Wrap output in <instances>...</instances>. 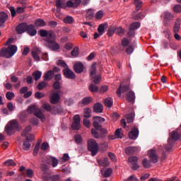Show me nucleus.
Wrapping results in <instances>:
<instances>
[{
    "label": "nucleus",
    "instance_id": "6ab92c4d",
    "mask_svg": "<svg viewBox=\"0 0 181 181\" xmlns=\"http://www.w3.org/2000/svg\"><path fill=\"white\" fill-rule=\"evenodd\" d=\"M127 91H129V86L124 85L121 86L119 87V88L117 90V94L118 97H120L121 94H124V93H127Z\"/></svg>",
    "mask_w": 181,
    "mask_h": 181
},
{
    "label": "nucleus",
    "instance_id": "7c9ffc66",
    "mask_svg": "<svg viewBox=\"0 0 181 181\" xmlns=\"http://www.w3.org/2000/svg\"><path fill=\"white\" fill-rule=\"evenodd\" d=\"M90 78H94V76H95V74H97V66L95 64H93L90 69Z\"/></svg>",
    "mask_w": 181,
    "mask_h": 181
},
{
    "label": "nucleus",
    "instance_id": "f704fd0d",
    "mask_svg": "<svg viewBox=\"0 0 181 181\" xmlns=\"http://www.w3.org/2000/svg\"><path fill=\"white\" fill-rule=\"evenodd\" d=\"M52 39H56V34L54 32L49 30L48 31V35H47L46 42H47V40H52Z\"/></svg>",
    "mask_w": 181,
    "mask_h": 181
},
{
    "label": "nucleus",
    "instance_id": "c9c22d12",
    "mask_svg": "<svg viewBox=\"0 0 181 181\" xmlns=\"http://www.w3.org/2000/svg\"><path fill=\"white\" fill-rule=\"evenodd\" d=\"M33 76L34 77L35 81H37L42 77V71H35L33 73Z\"/></svg>",
    "mask_w": 181,
    "mask_h": 181
},
{
    "label": "nucleus",
    "instance_id": "49530a36",
    "mask_svg": "<svg viewBox=\"0 0 181 181\" xmlns=\"http://www.w3.org/2000/svg\"><path fill=\"white\" fill-rule=\"evenodd\" d=\"M39 149H40V143H37L33 150L34 156H36V155H37Z\"/></svg>",
    "mask_w": 181,
    "mask_h": 181
},
{
    "label": "nucleus",
    "instance_id": "20e7f679",
    "mask_svg": "<svg viewBox=\"0 0 181 181\" xmlns=\"http://www.w3.org/2000/svg\"><path fill=\"white\" fill-rule=\"evenodd\" d=\"M18 127L19 124L16 120H11L6 126V133L9 136L13 135Z\"/></svg>",
    "mask_w": 181,
    "mask_h": 181
},
{
    "label": "nucleus",
    "instance_id": "9b49d317",
    "mask_svg": "<svg viewBox=\"0 0 181 181\" xmlns=\"http://www.w3.org/2000/svg\"><path fill=\"white\" fill-rule=\"evenodd\" d=\"M148 158H150L151 161L153 163H158L159 162V157L158 156V154L156 153V151L154 149H151L148 151Z\"/></svg>",
    "mask_w": 181,
    "mask_h": 181
},
{
    "label": "nucleus",
    "instance_id": "f8f14e48",
    "mask_svg": "<svg viewBox=\"0 0 181 181\" xmlns=\"http://www.w3.org/2000/svg\"><path fill=\"white\" fill-rule=\"evenodd\" d=\"M129 163L132 166L133 170H138L139 169V165H138V157L132 156L129 158Z\"/></svg>",
    "mask_w": 181,
    "mask_h": 181
},
{
    "label": "nucleus",
    "instance_id": "0e129e2a",
    "mask_svg": "<svg viewBox=\"0 0 181 181\" xmlns=\"http://www.w3.org/2000/svg\"><path fill=\"white\" fill-rule=\"evenodd\" d=\"M142 163L144 168H149L151 166V163L146 158L143 160Z\"/></svg>",
    "mask_w": 181,
    "mask_h": 181
},
{
    "label": "nucleus",
    "instance_id": "9d476101",
    "mask_svg": "<svg viewBox=\"0 0 181 181\" xmlns=\"http://www.w3.org/2000/svg\"><path fill=\"white\" fill-rule=\"evenodd\" d=\"M81 128V124H80V115H76L74 116V122L71 125V129L74 131H78Z\"/></svg>",
    "mask_w": 181,
    "mask_h": 181
},
{
    "label": "nucleus",
    "instance_id": "c85d7f7f",
    "mask_svg": "<svg viewBox=\"0 0 181 181\" xmlns=\"http://www.w3.org/2000/svg\"><path fill=\"white\" fill-rule=\"evenodd\" d=\"M104 104L105 107H107V108H111L114 104V100L112 99V98H107L104 101Z\"/></svg>",
    "mask_w": 181,
    "mask_h": 181
},
{
    "label": "nucleus",
    "instance_id": "423d86ee",
    "mask_svg": "<svg viewBox=\"0 0 181 181\" xmlns=\"http://www.w3.org/2000/svg\"><path fill=\"white\" fill-rule=\"evenodd\" d=\"M162 17L164 19V21H163L164 26L165 28H168V26H169V23H170V21H172V19H173V18H175V16H173V14H172L170 12L165 11L163 13Z\"/></svg>",
    "mask_w": 181,
    "mask_h": 181
},
{
    "label": "nucleus",
    "instance_id": "13d9d810",
    "mask_svg": "<svg viewBox=\"0 0 181 181\" xmlns=\"http://www.w3.org/2000/svg\"><path fill=\"white\" fill-rule=\"evenodd\" d=\"M46 86H47V83L45 81H42V82L38 83L37 88H38V90H43V88H45V87H46Z\"/></svg>",
    "mask_w": 181,
    "mask_h": 181
},
{
    "label": "nucleus",
    "instance_id": "bf43d9fd",
    "mask_svg": "<svg viewBox=\"0 0 181 181\" xmlns=\"http://www.w3.org/2000/svg\"><path fill=\"white\" fill-rule=\"evenodd\" d=\"M13 97H15V93H13V92H7L6 94L7 100H12Z\"/></svg>",
    "mask_w": 181,
    "mask_h": 181
},
{
    "label": "nucleus",
    "instance_id": "4468645a",
    "mask_svg": "<svg viewBox=\"0 0 181 181\" xmlns=\"http://www.w3.org/2000/svg\"><path fill=\"white\" fill-rule=\"evenodd\" d=\"M64 76H65L66 78H70L71 80H74L76 78V74L73 71L69 69V66L66 69H64Z\"/></svg>",
    "mask_w": 181,
    "mask_h": 181
},
{
    "label": "nucleus",
    "instance_id": "ddd939ff",
    "mask_svg": "<svg viewBox=\"0 0 181 181\" xmlns=\"http://www.w3.org/2000/svg\"><path fill=\"white\" fill-rule=\"evenodd\" d=\"M59 93H60V91H58L57 93L54 91L52 92L50 97V102L52 104H57V103L60 101V95H59Z\"/></svg>",
    "mask_w": 181,
    "mask_h": 181
},
{
    "label": "nucleus",
    "instance_id": "c03bdc74",
    "mask_svg": "<svg viewBox=\"0 0 181 181\" xmlns=\"http://www.w3.org/2000/svg\"><path fill=\"white\" fill-rule=\"evenodd\" d=\"M91 134L93 136V138H96V139H99L100 138V134H98V132H97V129H92Z\"/></svg>",
    "mask_w": 181,
    "mask_h": 181
},
{
    "label": "nucleus",
    "instance_id": "5fc2aeb1",
    "mask_svg": "<svg viewBox=\"0 0 181 181\" xmlns=\"http://www.w3.org/2000/svg\"><path fill=\"white\" fill-rule=\"evenodd\" d=\"M39 33H40V35L41 36V37H47L49 31H47L46 30H40L39 31Z\"/></svg>",
    "mask_w": 181,
    "mask_h": 181
},
{
    "label": "nucleus",
    "instance_id": "e433bc0d",
    "mask_svg": "<svg viewBox=\"0 0 181 181\" xmlns=\"http://www.w3.org/2000/svg\"><path fill=\"white\" fill-rule=\"evenodd\" d=\"M134 117H135V115H134V113L125 115V118L129 124H131V122H134Z\"/></svg>",
    "mask_w": 181,
    "mask_h": 181
},
{
    "label": "nucleus",
    "instance_id": "aec40b11",
    "mask_svg": "<svg viewBox=\"0 0 181 181\" xmlns=\"http://www.w3.org/2000/svg\"><path fill=\"white\" fill-rule=\"evenodd\" d=\"M26 32L30 36H36V34L37 33V30L33 25H27Z\"/></svg>",
    "mask_w": 181,
    "mask_h": 181
},
{
    "label": "nucleus",
    "instance_id": "a211bd4d",
    "mask_svg": "<svg viewBox=\"0 0 181 181\" xmlns=\"http://www.w3.org/2000/svg\"><path fill=\"white\" fill-rule=\"evenodd\" d=\"M28 29V24L26 23H20L16 27V32L18 33H25Z\"/></svg>",
    "mask_w": 181,
    "mask_h": 181
},
{
    "label": "nucleus",
    "instance_id": "052dcab7",
    "mask_svg": "<svg viewBox=\"0 0 181 181\" xmlns=\"http://www.w3.org/2000/svg\"><path fill=\"white\" fill-rule=\"evenodd\" d=\"M9 11L11 13L12 18H15V16H16V13H17L16 10L15 9V7L11 6L9 8Z\"/></svg>",
    "mask_w": 181,
    "mask_h": 181
},
{
    "label": "nucleus",
    "instance_id": "473e14b6",
    "mask_svg": "<svg viewBox=\"0 0 181 181\" xmlns=\"http://www.w3.org/2000/svg\"><path fill=\"white\" fill-rule=\"evenodd\" d=\"M101 173L104 177H110L112 175V168H107L105 172L102 170Z\"/></svg>",
    "mask_w": 181,
    "mask_h": 181
},
{
    "label": "nucleus",
    "instance_id": "69168bd1",
    "mask_svg": "<svg viewBox=\"0 0 181 181\" xmlns=\"http://www.w3.org/2000/svg\"><path fill=\"white\" fill-rule=\"evenodd\" d=\"M126 52L127 54H132V53H134V47L132 45H129L126 49Z\"/></svg>",
    "mask_w": 181,
    "mask_h": 181
},
{
    "label": "nucleus",
    "instance_id": "4be33fe9",
    "mask_svg": "<svg viewBox=\"0 0 181 181\" xmlns=\"http://www.w3.org/2000/svg\"><path fill=\"white\" fill-rule=\"evenodd\" d=\"M8 21V14L5 12H0V26H4V23Z\"/></svg>",
    "mask_w": 181,
    "mask_h": 181
},
{
    "label": "nucleus",
    "instance_id": "f3484780",
    "mask_svg": "<svg viewBox=\"0 0 181 181\" xmlns=\"http://www.w3.org/2000/svg\"><path fill=\"white\" fill-rule=\"evenodd\" d=\"M47 165H52V168H56L59 165V160L54 157H49L47 160H45Z\"/></svg>",
    "mask_w": 181,
    "mask_h": 181
},
{
    "label": "nucleus",
    "instance_id": "ea45409f",
    "mask_svg": "<svg viewBox=\"0 0 181 181\" xmlns=\"http://www.w3.org/2000/svg\"><path fill=\"white\" fill-rule=\"evenodd\" d=\"M29 140H27L26 141H25L23 144V151H29V149H30V143H29Z\"/></svg>",
    "mask_w": 181,
    "mask_h": 181
},
{
    "label": "nucleus",
    "instance_id": "58836bf2",
    "mask_svg": "<svg viewBox=\"0 0 181 181\" xmlns=\"http://www.w3.org/2000/svg\"><path fill=\"white\" fill-rule=\"evenodd\" d=\"M93 101V98L91 97H86L82 100V104L83 105H88L90 103Z\"/></svg>",
    "mask_w": 181,
    "mask_h": 181
},
{
    "label": "nucleus",
    "instance_id": "37998d69",
    "mask_svg": "<svg viewBox=\"0 0 181 181\" xmlns=\"http://www.w3.org/2000/svg\"><path fill=\"white\" fill-rule=\"evenodd\" d=\"M4 166H16V163L13 162V160H8L4 163Z\"/></svg>",
    "mask_w": 181,
    "mask_h": 181
},
{
    "label": "nucleus",
    "instance_id": "b1692460",
    "mask_svg": "<svg viewBox=\"0 0 181 181\" xmlns=\"http://www.w3.org/2000/svg\"><path fill=\"white\" fill-rule=\"evenodd\" d=\"M180 24H181V19L177 18L173 27L174 33H179V30H180Z\"/></svg>",
    "mask_w": 181,
    "mask_h": 181
},
{
    "label": "nucleus",
    "instance_id": "dca6fc26",
    "mask_svg": "<svg viewBox=\"0 0 181 181\" xmlns=\"http://www.w3.org/2000/svg\"><path fill=\"white\" fill-rule=\"evenodd\" d=\"M180 137V136L179 135L177 131L173 132L171 134H170V137L168 140L169 145H172V141L176 142V141H177Z\"/></svg>",
    "mask_w": 181,
    "mask_h": 181
},
{
    "label": "nucleus",
    "instance_id": "8fccbe9b",
    "mask_svg": "<svg viewBox=\"0 0 181 181\" xmlns=\"http://www.w3.org/2000/svg\"><path fill=\"white\" fill-rule=\"evenodd\" d=\"M105 28V25H104V24L100 25L99 27L98 28V33H100V35H104Z\"/></svg>",
    "mask_w": 181,
    "mask_h": 181
},
{
    "label": "nucleus",
    "instance_id": "f257e3e1",
    "mask_svg": "<svg viewBox=\"0 0 181 181\" xmlns=\"http://www.w3.org/2000/svg\"><path fill=\"white\" fill-rule=\"evenodd\" d=\"M18 52V47L16 45H10L7 48H3L0 51L1 57H6L11 59Z\"/></svg>",
    "mask_w": 181,
    "mask_h": 181
},
{
    "label": "nucleus",
    "instance_id": "4c0bfd02",
    "mask_svg": "<svg viewBox=\"0 0 181 181\" xmlns=\"http://www.w3.org/2000/svg\"><path fill=\"white\" fill-rule=\"evenodd\" d=\"M139 28H141V23H139V22H135V23H132L130 25L129 29H132L133 30H136V29H139Z\"/></svg>",
    "mask_w": 181,
    "mask_h": 181
},
{
    "label": "nucleus",
    "instance_id": "1a4fd4ad",
    "mask_svg": "<svg viewBox=\"0 0 181 181\" xmlns=\"http://www.w3.org/2000/svg\"><path fill=\"white\" fill-rule=\"evenodd\" d=\"M32 131V126H28L25 130L22 132V136H25L26 141H33L35 139V136L33 134L28 135V132Z\"/></svg>",
    "mask_w": 181,
    "mask_h": 181
},
{
    "label": "nucleus",
    "instance_id": "09e8293b",
    "mask_svg": "<svg viewBox=\"0 0 181 181\" xmlns=\"http://www.w3.org/2000/svg\"><path fill=\"white\" fill-rule=\"evenodd\" d=\"M121 131H122V129H117L115 131V137L117 139H122L123 135L122 133H121Z\"/></svg>",
    "mask_w": 181,
    "mask_h": 181
},
{
    "label": "nucleus",
    "instance_id": "603ef678",
    "mask_svg": "<svg viewBox=\"0 0 181 181\" xmlns=\"http://www.w3.org/2000/svg\"><path fill=\"white\" fill-rule=\"evenodd\" d=\"M60 87H62V82L55 81L53 83L54 90H60Z\"/></svg>",
    "mask_w": 181,
    "mask_h": 181
},
{
    "label": "nucleus",
    "instance_id": "5701e85b",
    "mask_svg": "<svg viewBox=\"0 0 181 181\" xmlns=\"http://www.w3.org/2000/svg\"><path fill=\"white\" fill-rule=\"evenodd\" d=\"M137 151H139L138 147L129 146L125 149V153H127V155H133L135 152H139Z\"/></svg>",
    "mask_w": 181,
    "mask_h": 181
},
{
    "label": "nucleus",
    "instance_id": "a19ab883",
    "mask_svg": "<svg viewBox=\"0 0 181 181\" xmlns=\"http://www.w3.org/2000/svg\"><path fill=\"white\" fill-rule=\"evenodd\" d=\"M64 23L71 24L74 22V18L73 17L68 16L64 19Z\"/></svg>",
    "mask_w": 181,
    "mask_h": 181
},
{
    "label": "nucleus",
    "instance_id": "72a5a7b5",
    "mask_svg": "<svg viewBox=\"0 0 181 181\" xmlns=\"http://www.w3.org/2000/svg\"><path fill=\"white\" fill-rule=\"evenodd\" d=\"M44 180L49 181L50 179L53 181L60 180V177L58 175H53L52 177H43Z\"/></svg>",
    "mask_w": 181,
    "mask_h": 181
},
{
    "label": "nucleus",
    "instance_id": "a878e982",
    "mask_svg": "<svg viewBox=\"0 0 181 181\" xmlns=\"http://www.w3.org/2000/svg\"><path fill=\"white\" fill-rule=\"evenodd\" d=\"M126 98L128 101H134L135 100V93L129 89L127 93Z\"/></svg>",
    "mask_w": 181,
    "mask_h": 181
},
{
    "label": "nucleus",
    "instance_id": "cd10ccee",
    "mask_svg": "<svg viewBox=\"0 0 181 181\" xmlns=\"http://www.w3.org/2000/svg\"><path fill=\"white\" fill-rule=\"evenodd\" d=\"M98 162L100 166H103L104 168L110 166V160H108V158H105L103 160H98Z\"/></svg>",
    "mask_w": 181,
    "mask_h": 181
},
{
    "label": "nucleus",
    "instance_id": "a18cd8bd",
    "mask_svg": "<svg viewBox=\"0 0 181 181\" xmlns=\"http://www.w3.org/2000/svg\"><path fill=\"white\" fill-rule=\"evenodd\" d=\"M89 90L91 91V93H97V91H98V86L94 84H90L89 86Z\"/></svg>",
    "mask_w": 181,
    "mask_h": 181
},
{
    "label": "nucleus",
    "instance_id": "79ce46f5",
    "mask_svg": "<svg viewBox=\"0 0 181 181\" xmlns=\"http://www.w3.org/2000/svg\"><path fill=\"white\" fill-rule=\"evenodd\" d=\"M84 117L86 118H90L91 117V110L89 107L84 109Z\"/></svg>",
    "mask_w": 181,
    "mask_h": 181
},
{
    "label": "nucleus",
    "instance_id": "2f4dec72",
    "mask_svg": "<svg viewBox=\"0 0 181 181\" xmlns=\"http://www.w3.org/2000/svg\"><path fill=\"white\" fill-rule=\"evenodd\" d=\"M35 25L36 28H42L43 26H46V22L43 19H38L35 21Z\"/></svg>",
    "mask_w": 181,
    "mask_h": 181
},
{
    "label": "nucleus",
    "instance_id": "c756f323",
    "mask_svg": "<svg viewBox=\"0 0 181 181\" xmlns=\"http://www.w3.org/2000/svg\"><path fill=\"white\" fill-rule=\"evenodd\" d=\"M53 76H54V71L49 70L45 73L44 78L45 80H52L53 78Z\"/></svg>",
    "mask_w": 181,
    "mask_h": 181
},
{
    "label": "nucleus",
    "instance_id": "de8ad7c7",
    "mask_svg": "<svg viewBox=\"0 0 181 181\" xmlns=\"http://www.w3.org/2000/svg\"><path fill=\"white\" fill-rule=\"evenodd\" d=\"M134 5L136 6V11H139V9H141V7L142 6V2L140 0H135Z\"/></svg>",
    "mask_w": 181,
    "mask_h": 181
},
{
    "label": "nucleus",
    "instance_id": "864d4df0",
    "mask_svg": "<svg viewBox=\"0 0 181 181\" xmlns=\"http://www.w3.org/2000/svg\"><path fill=\"white\" fill-rule=\"evenodd\" d=\"M74 139L76 144H81V142H83V139L80 134L75 135Z\"/></svg>",
    "mask_w": 181,
    "mask_h": 181
},
{
    "label": "nucleus",
    "instance_id": "4d7b16f0",
    "mask_svg": "<svg viewBox=\"0 0 181 181\" xmlns=\"http://www.w3.org/2000/svg\"><path fill=\"white\" fill-rule=\"evenodd\" d=\"M92 78H93V83H95V84H99L100 81H101V76L100 75H95Z\"/></svg>",
    "mask_w": 181,
    "mask_h": 181
},
{
    "label": "nucleus",
    "instance_id": "6e6552de",
    "mask_svg": "<svg viewBox=\"0 0 181 181\" xmlns=\"http://www.w3.org/2000/svg\"><path fill=\"white\" fill-rule=\"evenodd\" d=\"M94 122L93 125L95 129H101V125L100 124H103V122H105V119L101 117H93Z\"/></svg>",
    "mask_w": 181,
    "mask_h": 181
},
{
    "label": "nucleus",
    "instance_id": "3c124183",
    "mask_svg": "<svg viewBox=\"0 0 181 181\" xmlns=\"http://www.w3.org/2000/svg\"><path fill=\"white\" fill-rule=\"evenodd\" d=\"M79 49L78 47H75L74 49L71 51V56L74 57H77V55L78 54Z\"/></svg>",
    "mask_w": 181,
    "mask_h": 181
},
{
    "label": "nucleus",
    "instance_id": "bb28decb",
    "mask_svg": "<svg viewBox=\"0 0 181 181\" xmlns=\"http://www.w3.org/2000/svg\"><path fill=\"white\" fill-rule=\"evenodd\" d=\"M56 6L58 9H60V8H63V9H66V1L65 0H57Z\"/></svg>",
    "mask_w": 181,
    "mask_h": 181
},
{
    "label": "nucleus",
    "instance_id": "774afa93",
    "mask_svg": "<svg viewBox=\"0 0 181 181\" xmlns=\"http://www.w3.org/2000/svg\"><path fill=\"white\" fill-rule=\"evenodd\" d=\"M174 12H176V13H180L181 12V6L177 4L174 7Z\"/></svg>",
    "mask_w": 181,
    "mask_h": 181
},
{
    "label": "nucleus",
    "instance_id": "338daca9",
    "mask_svg": "<svg viewBox=\"0 0 181 181\" xmlns=\"http://www.w3.org/2000/svg\"><path fill=\"white\" fill-rule=\"evenodd\" d=\"M25 9H26V6H23V7H18L16 9L17 13H23L25 12Z\"/></svg>",
    "mask_w": 181,
    "mask_h": 181
},
{
    "label": "nucleus",
    "instance_id": "e2e57ef3",
    "mask_svg": "<svg viewBox=\"0 0 181 181\" xmlns=\"http://www.w3.org/2000/svg\"><path fill=\"white\" fill-rule=\"evenodd\" d=\"M129 45V40H128V38H124L122 40V45L124 47H127V46H128Z\"/></svg>",
    "mask_w": 181,
    "mask_h": 181
},
{
    "label": "nucleus",
    "instance_id": "39448f33",
    "mask_svg": "<svg viewBox=\"0 0 181 181\" xmlns=\"http://www.w3.org/2000/svg\"><path fill=\"white\" fill-rule=\"evenodd\" d=\"M88 149L91 152L92 156H95L98 153V144L94 139L88 141Z\"/></svg>",
    "mask_w": 181,
    "mask_h": 181
},
{
    "label": "nucleus",
    "instance_id": "7ed1b4c3",
    "mask_svg": "<svg viewBox=\"0 0 181 181\" xmlns=\"http://www.w3.org/2000/svg\"><path fill=\"white\" fill-rule=\"evenodd\" d=\"M28 112L33 114L37 118H40V120L45 121V114H43L42 110L36 105L30 106L28 108Z\"/></svg>",
    "mask_w": 181,
    "mask_h": 181
},
{
    "label": "nucleus",
    "instance_id": "393cba45",
    "mask_svg": "<svg viewBox=\"0 0 181 181\" xmlns=\"http://www.w3.org/2000/svg\"><path fill=\"white\" fill-rule=\"evenodd\" d=\"M103 104H101V103H95V104L93 105V111H94L95 112L101 113V112H103Z\"/></svg>",
    "mask_w": 181,
    "mask_h": 181
},
{
    "label": "nucleus",
    "instance_id": "f03ea898",
    "mask_svg": "<svg viewBox=\"0 0 181 181\" xmlns=\"http://www.w3.org/2000/svg\"><path fill=\"white\" fill-rule=\"evenodd\" d=\"M32 54L35 62H40V56L42 57V59L44 60H46V61L49 60V58H47L48 57L47 53L42 52V49L37 47H35L33 49Z\"/></svg>",
    "mask_w": 181,
    "mask_h": 181
},
{
    "label": "nucleus",
    "instance_id": "680f3d73",
    "mask_svg": "<svg viewBox=\"0 0 181 181\" xmlns=\"http://www.w3.org/2000/svg\"><path fill=\"white\" fill-rule=\"evenodd\" d=\"M104 16V11H99L95 14L96 19H101Z\"/></svg>",
    "mask_w": 181,
    "mask_h": 181
},
{
    "label": "nucleus",
    "instance_id": "6e6d98bb",
    "mask_svg": "<svg viewBox=\"0 0 181 181\" xmlns=\"http://www.w3.org/2000/svg\"><path fill=\"white\" fill-rule=\"evenodd\" d=\"M57 65L64 67V69H67L69 67V66H67V64H66V62H64V61L63 60H59L57 62Z\"/></svg>",
    "mask_w": 181,
    "mask_h": 181
},
{
    "label": "nucleus",
    "instance_id": "2eb2a0df",
    "mask_svg": "<svg viewBox=\"0 0 181 181\" xmlns=\"http://www.w3.org/2000/svg\"><path fill=\"white\" fill-rule=\"evenodd\" d=\"M74 70L75 73L80 74L84 71V64L81 62H76L74 65Z\"/></svg>",
    "mask_w": 181,
    "mask_h": 181
},
{
    "label": "nucleus",
    "instance_id": "0eeeda50",
    "mask_svg": "<svg viewBox=\"0 0 181 181\" xmlns=\"http://www.w3.org/2000/svg\"><path fill=\"white\" fill-rule=\"evenodd\" d=\"M45 46H47V47H49V49L52 50V52H57V50L60 49V45H59V43H57L54 40H47V43H45Z\"/></svg>",
    "mask_w": 181,
    "mask_h": 181
},
{
    "label": "nucleus",
    "instance_id": "412c9836",
    "mask_svg": "<svg viewBox=\"0 0 181 181\" xmlns=\"http://www.w3.org/2000/svg\"><path fill=\"white\" fill-rule=\"evenodd\" d=\"M138 135H139V130L136 128L132 129L129 133V137L130 139H136V138H138Z\"/></svg>",
    "mask_w": 181,
    "mask_h": 181
}]
</instances>
